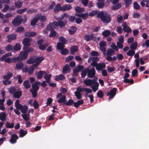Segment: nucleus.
<instances>
[{"mask_svg":"<svg viewBox=\"0 0 149 149\" xmlns=\"http://www.w3.org/2000/svg\"><path fill=\"white\" fill-rule=\"evenodd\" d=\"M99 15V18L103 23L108 24L111 22L112 20L111 15L107 12L101 11V13Z\"/></svg>","mask_w":149,"mask_h":149,"instance_id":"nucleus-1","label":"nucleus"},{"mask_svg":"<svg viewBox=\"0 0 149 149\" xmlns=\"http://www.w3.org/2000/svg\"><path fill=\"white\" fill-rule=\"evenodd\" d=\"M60 10H62V7L60 3L57 4L54 8V11L55 13H57Z\"/></svg>","mask_w":149,"mask_h":149,"instance_id":"nucleus-25","label":"nucleus"},{"mask_svg":"<svg viewBox=\"0 0 149 149\" xmlns=\"http://www.w3.org/2000/svg\"><path fill=\"white\" fill-rule=\"evenodd\" d=\"M72 8L71 6L69 4L65 5L62 7V11L69 10L71 9Z\"/></svg>","mask_w":149,"mask_h":149,"instance_id":"nucleus-22","label":"nucleus"},{"mask_svg":"<svg viewBox=\"0 0 149 149\" xmlns=\"http://www.w3.org/2000/svg\"><path fill=\"white\" fill-rule=\"evenodd\" d=\"M37 35V33L34 31L26 32L24 33V35L27 37L34 36Z\"/></svg>","mask_w":149,"mask_h":149,"instance_id":"nucleus-23","label":"nucleus"},{"mask_svg":"<svg viewBox=\"0 0 149 149\" xmlns=\"http://www.w3.org/2000/svg\"><path fill=\"white\" fill-rule=\"evenodd\" d=\"M31 40L28 38H24L22 40V43L24 45L23 49L25 50L26 49L29 47L31 46Z\"/></svg>","mask_w":149,"mask_h":149,"instance_id":"nucleus-3","label":"nucleus"},{"mask_svg":"<svg viewBox=\"0 0 149 149\" xmlns=\"http://www.w3.org/2000/svg\"><path fill=\"white\" fill-rule=\"evenodd\" d=\"M106 65L104 63H98L96 67V69L98 71H101L106 68Z\"/></svg>","mask_w":149,"mask_h":149,"instance_id":"nucleus-10","label":"nucleus"},{"mask_svg":"<svg viewBox=\"0 0 149 149\" xmlns=\"http://www.w3.org/2000/svg\"><path fill=\"white\" fill-rule=\"evenodd\" d=\"M21 47L20 44L17 43L13 47V51H18L20 50Z\"/></svg>","mask_w":149,"mask_h":149,"instance_id":"nucleus-27","label":"nucleus"},{"mask_svg":"<svg viewBox=\"0 0 149 149\" xmlns=\"http://www.w3.org/2000/svg\"><path fill=\"white\" fill-rule=\"evenodd\" d=\"M66 101V97L65 95H63L58 100V103H61L62 102L63 104H65Z\"/></svg>","mask_w":149,"mask_h":149,"instance_id":"nucleus-26","label":"nucleus"},{"mask_svg":"<svg viewBox=\"0 0 149 149\" xmlns=\"http://www.w3.org/2000/svg\"><path fill=\"white\" fill-rule=\"evenodd\" d=\"M43 73L46 74V73L45 71L40 70L36 72L35 75L38 79H41L42 78Z\"/></svg>","mask_w":149,"mask_h":149,"instance_id":"nucleus-18","label":"nucleus"},{"mask_svg":"<svg viewBox=\"0 0 149 149\" xmlns=\"http://www.w3.org/2000/svg\"><path fill=\"white\" fill-rule=\"evenodd\" d=\"M74 10L77 13H81L84 11V8H80L78 6H77L74 7Z\"/></svg>","mask_w":149,"mask_h":149,"instance_id":"nucleus-28","label":"nucleus"},{"mask_svg":"<svg viewBox=\"0 0 149 149\" xmlns=\"http://www.w3.org/2000/svg\"><path fill=\"white\" fill-rule=\"evenodd\" d=\"M24 28L22 26H19L18 27L16 30V31L17 32L19 33L21 32H24Z\"/></svg>","mask_w":149,"mask_h":149,"instance_id":"nucleus-58","label":"nucleus"},{"mask_svg":"<svg viewBox=\"0 0 149 149\" xmlns=\"http://www.w3.org/2000/svg\"><path fill=\"white\" fill-rule=\"evenodd\" d=\"M13 73L11 72H8L7 74L3 76V78L5 80H9L13 76Z\"/></svg>","mask_w":149,"mask_h":149,"instance_id":"nucleus-16","label":"nucleus"},{"mask_svg":"<svg viewBox=\"0 0 149 149\" xmlns=\"http://www.w3.org/2000/svg\"><path fill=\"white\" fill-rule=\"evenodd\" d=\"M48 46L47 44H44L38 46L39 48L41 50H45L47 47Z\"/></svg>","mask_w":149,"mask_h":149,"instance_id":"nucleus-47","label":"nucleus"},{"mask_svg":"<svg viewBox=\"0 0 149 149\" xmlns=\"http://www.w3.org/2000/svg\"><path fill=\"white\" fill-rule=\"evenodd\" d=\"M126 7H128L132 3V0H123Z\"/></svg>","mask_w":149,"mask_h":149,"instance_id":"nucleus-54","label":"nucleus"},{"mask_svg":"<svg viewBox=\"0 0 149 149\" xmlns=\"http://www.w3.org/2000/svg\"><path fill=\"white\" fill-rule=\"evenodd\" d=\"M137 43L136 42L133 43L130 46V48L132 50H135L137 47Z\"/></svg>","mask_w":149,"mask_h":149,"instance_id":"nucleus-63","label":"nucleus"},{"mask_svg":"<svg viewBox=\"0 0 149 149\" xmlns=\"http://www.w3.org/2000/svg\"><path fill=\"white\" fill-rule=\"evenodd\" d=\"M122 82L125 83L129 84H133L134 83V81L133 79H125V80H124L122 81Z\"/></svg>","mask_w":149,"mask_h":149,"instance_id":"nucleus-52","label":"nucleus"},{"mask_svg":"<svg viewBox=\"0 0 149 149\" xmlns=\"http://www.w3.org/2000/svg\"><path fill=\"white\" fill-rule=\"evenodd\" d=\"M7 38V41L10 42L13 40H15L17 38V36L14 34H12L7 35L6 36Z\"/></svg>","mask_w":149,"mask_h":149,"instance_id":"nucleus-12","label":"nucleus"},{"mask_svg":"<svg viewBox=\"0 0 149 149\" xmlns=\"http://www.w3.org/2000/svg\"><path fill=\"white\" fill-rule=\"evenodd\" d=\"M51 77L52 75L51 74L47 75L46 74H45V76H44V77L46 79L47 83H50Z\"/></svg>","mask_w":149,"mask_h":149,"instance_id":"nucleus-44","label":"nucleus"},{"mask_svg":"<svg viewBox=\"0 0 149 149\" xmlns=\"http://www.w3.org/2000/svg\"><path fill=\"white\" fill-rule=\"evenodd\" d=\"M90 55L92 56H97L99 55V54L97 51L92 50L91 53Z\"/></svg>","mask_w":149,"mask_h":149,"instance_id":"nucleus-61","label":"nucleus"},{"mask_svg":"<svg viewBox=\"0 0 149 149\" xmlns=\"http://www.w3.org/2000/svg\"><path fill=\"white\" fill-rule=\"evenodd\" d=\"M54 23V21L48 24L46 27V29L49 31L54 30L56 27Z\"/></svg>","mask_w":149,"mask_h":149,"instance_id":"nucleus-14","label":"nucleus"},{"mask_svg":"<svg viewBox=\"0 0 149 149\" xmlns=\"http://www.w3.org/2000/svg\"><path fill=\"white\" fill-rule=\"evenodd\" d=\"M22 95V92L21 91H16L13 94V97L15 98H19Z\"/></svg>","mask_w":149,"mask_h":149,"instance_id":"nucleus-20","label":"nucleus"},{"mask_svg":"<svg viewBox=\"0 0 149 149\" xmlns=\"http://www.w3.org/2000/svg\"><path fill=\"white\" fill-rule=\"evenodd\" d=\"M57 34L56 32L54 30L50 31V33L49 34V36L51 38L55 36Z\"/></svg>","mask_w":149,"mask_h":149,"instance_id":"nucleus-48","label":"nucleus"},{"mask_svg":"<svg viewBox=\"0 0 149 149\" xmlns=\"http://www.w3.org/2000/svg\"><path fill=\"white\" fill-rule=\"evenodd\" d=\"M133 7L134 9L139 10L140 8V6L139 4L136 2H134L133 3Z\"/></svg>","mask_w":149,"mask_h":149,"instance_id":"nucleus-55","label":"nucleus"},{"mask_svg":"<svg viewBox=\"0 0 149 149\" xmlns=\"http://www.w3.org/2000/svg\"><path fill=\"white\" fill-rule=\"evenodd\" d=\"M115 53V51L112 49H109L107 51V55L111 56Z\"/></svg>","mask_w":149,"mask_h":149,"instance_id":"nucleus-49","label":"nucleus"},{"mask_svg":"<svg viewBox=\"0 0 149 149\" xmlns=\"http://www.w3.org/2000/svg\"><path fill=\"white\" fill-rule=\"evenodd\" d=\"M78 50V47L77 45H74L71 47L70 48V54L74 55L75 52H77Z\"/></svg>","mask_w":149,"mask_h":149,"instance_id":"nucleus-24","label":"nucleus"},{"mask_svg":"<svg viewBox=\"0 0 149 149\" xmlns=\"http://www.w3.org/2000/svg\"><path fill=\"white\" fill-rule=\"evenodd\" d=\"M58 40L60 42L64 44H66L67 41L66 39L62 36L59 37Z\"/></svg>","mask_w":149,"mask_h":149,"instance_id":"nucleus-42","label":"nucleus"},{"mask_svg":"<svg viewBox=\"0 0 149 149\" xmlns=\"http://www.w3.org/2000/svg\"><path fill=\"white\" fill-rule=\"evenodd\" d=\"M101 13V11L99 12L97 10H93L90 12L89 14V15L91 17H93L94 16L97 15V17L99 18V15Z\"/></svg>","mask_w":149,"mask_h":149,"instance_id":"nucleus-15","label":"nucleus"},{"mask_svg":"<svg viewBox=\"0 0 149 149\" xmlns=\"http://www.w3.org/2000/svg\"><path fill=\"white\" fill-rule=\"evenodd\" d=\"M74 101L72 99H69L67 102L66 101L65 104L66 106H70L72 105L74 103Z\"/></svg>","mask_w":149,"mask_h":149,"instance_id":"nucleus-46","label":"nucleus"},{"mask_svg":"<svg viewBox=\"0 0 149 149\" xmlns=\"http://www.w3.org/2000/svg\"><path fill=\"white\" fill-rule=\"evenodd\" d=\"M19 137H22L24 136L27 133L26 131H24L23 129H21L19 130Z\"/></svg>","mask_w":149,"mask_h":149,"instance_id":"nucleus-41","label":"nucleus"},{"mask_svg":"<svg viewBox=\"0 0 149 149\" xmlns=\"http://www.w3.org/2000/svg\"><path fill=\"white\" fill-rule=\"evenodd\" d=\"M27 10V8H24L23 9L18 10L17 11V12L19 14H22V13L26 11Z\"/></svg>","mask_w":149,"mask_h":149,"instance_id":"nucleus-62","label":"nucleus"},{"mask_svg":"<svg viewBox=\"0 0 149 149\" xmlns=\"http://www.w3.org/2000/svg\"><path fill=\"white\" fill-rule=\"evenodd\" d=\"M57 49L59 50H61L64 47V44L59 42L57 43L56 45Z\"/></svg>","mask_w":149,"mask_h":149,"instance_id":"nucleus-39","label":"nucleus"},{"mask_svg":"<svg viewBox=\"0 0 149 149\" xmlns=\"http://www.w3.org/2000/svg\"><path fill=\"white\" fill-rule=\"evenodd\" d=\"M96 81L93 79H86L84 81V84L86 86H91L94 84Z\"/></svg>","mask_w":149,"mask_h":149,"instance_id":"nucleus-7","label":"nucleus"},{"mask_svg":"<svg viewBox=\"0 0 149 149\" xmlns=\"http://www.w3.org/2000/svg\"><path fill=\"white\" fill-rule=\"evenodd\" d=\"M122 6L121 4L118 3L116 5H113L111 7V9L112 10H116L120 8Z\"/></svg>","mask_w":149,"mask_h":149,"instance_id":"nucleus-35","label":"nucleus"},{"mask_svg":"<svg viewBox=\"0 0 149 149\" xmlns=\"http://www.w3.org/2000/svg\"><path fill=\"white\" fill-rule=\"evenodd\" d=\"M65 79V77L62 74H60L59 75H56L55 78V79L57 81H58L59 80H64Z\"/></svg>","mask_w":149,"mask_h":149,"instance_id":"nucleus-29","label":"nucleus"},{"mask_svg":"<svg viewBox=\"0 0 149 149\" xmlns=\"http://www.w3.org/2000/svg\"><path fill=\"white\" fill-rule=\"evenodd\" d=\"M33 105L35 109H38L39 107V104L38 103L37 101L34 100L33 102Z\"/></svg>","mask_w":149,"mask_h":149,"instance_id":"nucleus-64","label":"nucleus"},{"mask_svg":"<svg viewBox=\"0 0 149 149\" xmlns=\"http://www.w3.org/2000/svg\"><path fill=\"white\" fill-rule=\"evenodd\" d=\"M87 68H86L82 71L81 73L82 78H84L86 76L87 74Z\"/></svg>","mask_w":149,"mask_h":149,"instance_id":"nucleus-57","label":"nucleus"},{"mask_svg":"<svg viewBox=\"0 0 149 149\" xmlns=\"http://www.w3.org/2000/svg\"><path fill=\"white\" fill-rule=\"evenodd\" d=\"M96 5L98 8L102 9L104 7L105 4L104 3H97Z\"/></svg>","mask_w":149,"mask_h":149,"instance_id":"nucleus-56","label":"nucleus"},{"mask_svg":"<svg viewBox=\"0 0 149 149\" xmlns=\"http://www.w3.org/2000/svg\"><path fill=\"white\" fill-rule=\"evenodd\" d=\"M97 97L100 98H102L103 97L104 95L102 91L100 90L98 91L97 93Z\"/></svg>","mask_w":149,"mask_h":149,"instance_id":"nucleus-50","label":"nucleus"},{"mask_svg":"<svg viewBox=\"0 0 149 149\" xmlns=\"http://www.w3.org/2000/svg\"><path fill=\"white\" fill-rule=\"evenodd\" d=\"M29 54L25 50L21 51L19 56V61H22L27 59Z\"/></svg>","mask_w":149,"mask_h":149,"instance_id":"nucleus-5","label":"nucleus"},{"mask_svg":"<svg viewBox=\"0 0 149 149\" xmlns=\"http://www.w3.org/2000/svg\"><path fill=\"white\" fill-rule=\"evenodd\" d=\"M61 53L63 55H66L69 53V50L66 48H63L61 50Z\"/></svg>","mask_w":149,"mask_h":149,"instance_id":"nucleus-51","label":"nucleus"},{"mask_svg":"<svg viewBox=\"0 0 149 149\" xmlns=\"http://www.w3.org/2000/svg\"><path fill=\"white\" fill-rule=\"evenodd\" d=\"M18 139V137L17 135L13 134L11 136L10 141L11 143L14 144L17 142V140Z\"/></svg>","mask_w":149,"mask_h":149,"instance_id":"nucleus-11","label":"nucleus"},{"mask_svg":"<svg viewBox=\"0 0 149 149\" xmlns=\"http://www.w3.org/2000/svg\"><path fill=\"white\" fill-rule=\"evenodd\" d=\"M39 82H36L32 85V88L30 89L38 91L39 89Z\"/></svg>","mask_w":149,"mask_h":149,"instance_id":"nucleus-17","label":"nucleus"},{"mask_svg":"<svg viewBox=\"0 0 149 149\" xmlns=\"http://www.w3.org/2000/svg\"><path fill=\"white\" fill-rule=\"evenodd\" d=\"M6 113L2 112L0 113V120L2 121H5L6 120Z\"/></svg>","mask_w":149,"mask_h":149,"instance_id":"nucleus-31","label":"nucleus"},{"mask_svg":"<svg viewBox=\"0 0 149 149\" xmlns=\"http://www.w3.org/2000/svg\"><path fill=\"white\" fill-rule=\"evenodd\" d=\"M45 58L42 56H41L35 58V62L38 64L40 63Z\"/></svg>","mask_w":149,"mask_h":149,"instance_id":"nucleus-53","label":"nucleus"},{"mask_svg":"<svg viewBox=\"0 0 149 149\" xmlns=\"http://www.w3.org/2000/svg\"><path fill=\"white\" fill-rule=\"evenodd\" d=\"M14 126V123H11L9 122L6 121V126L8 128H13Z\"/></svg>","mask_w":149,"mask_h":149,"instance_id":"nucleus-36","label":"nucleus"},{"mask_svg":"<svg viewBox=\"0 0 149 149\" xmlns=\"http://www.w3.org/2000/svg\"><path fill=\"white\" fill-rule=\"evenodd\" d=\"M84 39L87 41H89L90 40H92L95 41L96 40V37H94V35L92 34L91 35H86L84 36Z\"/></svg>","mask_w":149,"mask_h":149,"instance_id":"nucleus-8","label":"nucleus"},{"mask_svg":"<svg viewBox=\"0 0 149 149\" xmlns=\"http://www.w3.org/2000/svg\"><path fill=\"white\" fill-rule=\"evenodd\" d=\"M93 84V85L91 86V88L93 91L95 92L99 89L98 87L99 86V84L98 82H96Z\"/></svg>","mask_w":149,"mask_h":149,"instance_id":"nucleus-30","label":"nucleus"},{"mask_svg":"<svg viewBox=\"0 0 149 149\" xmlns=\"http://www.w3.org/2000/svg\"><path fill=\"white\" fill-rule=\"evenodd\" d=\"M15 5L16 7L18 8H20L21 7L23 3L19 1H17L15 2Z\"/></svg>","mask_w":149,"mask_h":149,"instance_id":"nucleus-59","label":"nucleus"},{"mask_svg":"<svg viewBox=\"0 0 149 149\" xmlns=\"http://www.w3.org/2000/svg\"><path fill=\"white\" fill-rule=\"evenodd\" d=\"M35 58L31 57L28 59L26 61V63L28 64H33L35 62Z\"/></svg>","mask_w":149,"mask_h":149,"instance_id":"nucleus-45","label":"nucleus"},{"mask_svg":"<svg viewBox=\"0 0 149 149\" xmlns=\"http://www.w3.org/2000/svg\"><path fill=\"white\" fill-rule=\"evenodd\" d=\"M29 91L31 93L33 97H35L37 96L38 91L32 90L31 89H30Z\"/></svg>","mask_w":149,"mask_h":149,"instance_id":"nucleus-60","label":"nucleus"},{"mask_svg":"<svg viewBox=\"0 0 149 149\" xmlns=\"http://www.w3.org/2000/svg\"><path fill=\"white\" fill-rule=\"evenodd\" d=\"M23 85L26 89L29 88L31 86V84H29V80H26L23 83Z\"/></svg>","mask_w":149,"mask_h":149,"instance_id":"nucleus-37","label":"nucleus"},{"mask_svg":"<svg viewBox=\"0 0 149 149\" xmlns=\"http://www.w3.org/2000/svg\"><path fill=\"white\" fill-rule=\"evenodd\" d=\"M23 21V18L21 16L18 15L16 16L12 20V23L15 26H19Z\"/></svg>","mask_w":149,"mask_h":149,"instance_id":"nucleus-2","label":"nucleus"},{"mask_svg":"<svg viewBox=\"0 0 149 149\" xmlns=\"http://www.w3.org/2000/svg\"><path fill=\"white\" fill-rule=\"evenodd\" d=\"M38 21V19L37 16H36L32 19L31 22V25L33 26H35Z\"/></svg>","mask_w":149,"mask_h":149,"instance_id":"nucleus-33","label":"nucleus"},{"mask_svg":"<svg viewBox=\"0 0 149 149\" xmlns=\"http://www.w3.org/2000/svg\"><path fill=\"white\" fill-rule=\"evenodd\" d=\"M24 66L23 63L21 62H19L16 64L15 69L17 70L22 69Z\"/></svg>","mask_w":149,"mask_h":149,"instance_id":"nucleus-21","label":"nucleus"},{"mask_svg":"<svg viewBox=\"0 0 149 149\" xmlns=\"http://www.w3.org/2000/svg\"><path fill=\"white\" fill-rule=\"evenodd\" d=\"M38 20H40L41 22H43L45 21L47 19L46 17L45 16H42L40 15L37 16Z\"/></svg>","mask_w":149,"mask_h":149,"instance_id":"nucleus-38","label":"nucleus"},{"mask_svg":"<svg viewBox=\"0 0 149 149\" xmlns=\"http://www.w3.org/2000/svg\"><path fill=\"white\" fill-rule=\"evenodd\" d=\"M28 109V106L26 105H24L23 106L20 110L22 113L25 114L26 113Z\"/></svg>","mask_w":149,"mask_h":149,"instance_id":"nucleus-43","label":"nucleus"},{"mask_svg":"<svg viewBox=\"0 0 149 149\" xmlns=\"http://www.w3.org/2000/svg\"><path fill=\"white\" fill-rule=\"evenodd\" d=\"M77 30L76 28L74 26H72L69 29L68 31L70 34H73Z\"/></svg>","mask_w":149,"mask_h":149,"instance_id":"nucleus-34","label":"nucleus"},{"mask_svg":"<svg viewBox=\"0 0 149 149\" xmlns=\"http://www.w3.org/2000/svg\"><path fill=\"white\" fill-rule=\"evenodd\" d=\"M87 76L90 78H93L95 76L96 71L94 67L92 68L91 69H90L87 68Z\"/></svg>","mask_w":149,"mask_h":149,"instance_id":"nucleus-4","label":"nucleus"},{"mask_svg":"<svg viewBox=\"0 0 149 149\" xmlns=\"http://www.w3.org/2000/svg\"><path fill=\"white\" fill-rule=\"evenodd\" d=\"M102 35L105 37H108L111 34L110 31L109 30H105L102 33Z\"/></svg>","mask_w":149,"mask_h":149,"instance_id":"nucleus-32","label":"nucleus"},{"mask_svg":"<svg viewBox=\"0 0 149 149\" xmlns=\"http://www.w3.org/2000/svg\"><path fill=\"white\" fill-rule=\"evenodd\" d=\"M75 15L76 16L81 18L83 20L86 19L88 18L89 16V14L87 13H83L76 14Z\"/></svg>","mask_w":149,"mask_h":149,"instance_id":"nucleus-9","label":"nucleus"},{"mask_svg":"<svg viewBox=\"0 0 149 149\" xmlns=\"http://www.w3.org/2000/svg\"><path fill=\"white\" fill-rule=\"evenodd\" d=\"M56 27L59 26L61 27H64L65 26L64 23L61 20H59L58 22L54 21V23Z\"/></svg>","mask_w":149,"mask_h":149,"instance_id":"nucleus-19","label":"nucleus"},{"mask_svg":"<svg viewBox=\"0 0 149 149\" xmlns=\"http://www.w3.org/2000/svg\"><path fill=\"white\" fill-rule=\"evenodd\" d=\"M117 89L116 88H113L109 91L107 94V96H109V99H112L116 95Z\"/></svg>","mask_w":149,"mask_h":149,"instance_id":"nucleus-6","label":"nucleus"},{"mask_svg":"<svg viewBox=\"0 0 149 149\" xmlns=\"http://www.w3.org/2000/svg\"><path fill=\"white\" fill-rule=\"evenodd\" d=\"M6 50V51L9 52L10 51L13 52V47L11 45L9 44L8 45L5 47Z\"/></svg>","mask_w":149,"mask_h":149,"instance_id":"nucleus-40","label":"nucleus"},{"mask_svg":"<svg viewBox=\"0 0 149 149\" xmlns=\"http://www.w3.org/2000/svg\"><path fill=\"white\" fill-rule=\"evenodd\" d=\"M70 70V65L68 64H67L63 67L62 72L63 74H65L69 72Z\"/></svg>","mask_w":149,"mask_h":149,"instance_id":"nucleus-13","label":"nucleus"}]
</instances>
